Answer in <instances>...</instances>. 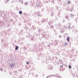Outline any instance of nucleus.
Segmentation results:
<instances>
[{"mask_svg": "<svg viewBox=\"0 0 78 78\" xmlns=\"http://www.w3.org/2000/svg\"><path fill=\"white\" fill-rule=\"evenodd\" d=\"M69 69H71L72 67H71V66H70L69 65Z\"/></svg>", "mask_w": 78, "mask_h": 78, "instance_id": "20e7f679", "label": "nucleus"}, {"mask_svg": "<svg viewBox=\"0 0 78 78\" xmlns=\"http://www.w3.org/2000/svg\"><path fill=\"white\" fill-rule=\"evenodd\" d=\"M68 4L70 3V2H68Z\"/></svg>", "mask_w": 78, "mask_h": 78, "instance_id": "39448f33", "label": "nucleus"}, {"mask_svg": "<svg viewBox=\"0 0 78 78\" xmlns=\"http://www.w3.org/2000/svg\"><path fill=\"white\" fill-rule=\"evenodd\" d=\"M27 64H29V63L28 62H27Z\"/></svg>", "mask_w": 78, "mask_h": 78, "instance_id": "423d86ee", "label": "nucleus"}, {"mask_svg": "<svg viewBox=\"0 0 78 78\" xmlns=\"http://www.w3.org/2000/svg\"><path fill=\"white\" fill-rule=\"evenodd\" d=\"M7 0V1H9V0Z\"/></svg>", "mask_w": 78, "mask_h": 78, "instance_id": "0eeeda50", "label": "nucleus"}, {"mask_svg": "<svg viewBox=\"0 0 78 78\" xmlns=\"http://www.w3.org/2000/svg\"><path fill=\"white\" fill-rule=\"evenodd\" d=\"M18 48H19V47L18 46H16V48L15 50H17V49H18Z\"/></svg>", "mask_w": 78, "mask_h": 78, "instance_id": "f257e3e1", "label": "nucleus"}, {"mask_svg": "<svg viewBox=\"0 0 78 78\" xmlns=\"http://www.w3.org/2000/svg\"><path fill=\"white\" fill-rule=\"evenodd\" d=\"M19 13L20 14H22V12L21 11H20L19 12Z\"/></svg>", "mask_w": 78, "mask_h": 78, "instance_id": "f03ea898", "label": "nucleus"}, {"mask_svg": "<svg viewBox=\"0 0 78 78\" xmlns=\"http://www.w3.org/2000/svg\"><path fill=\"white\" fill-rule=\"evenodd\" d=\"M69 37H68L67 38V41H69Z\"/></svg>", "mask_w": 78, "mask_h": 78, "instance_id": "7ed1b4c3", "label": "nucleus"}]
</instances>
